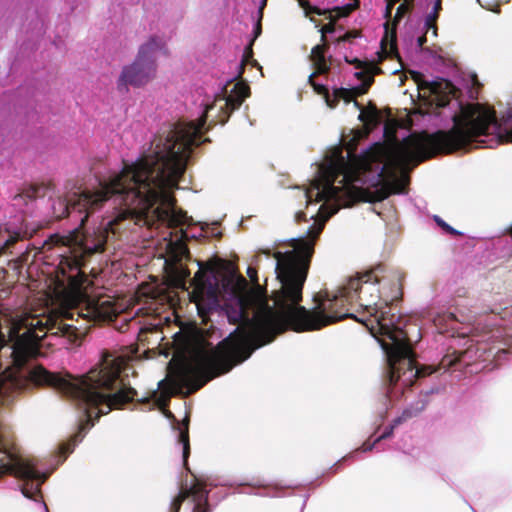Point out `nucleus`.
Returning <instances> with one entry per match:
<instances>
[{
	"mask_svg": "<svg viewBox=\"0 0 512 512\" xmlns=\"http://www.w3.org/2000/svg\"><path fill=\"white\" fill-rule=\"evenodd\" d=\"M183 121H179L156 135L138 160L125 163L120 172L101 180L95 191H75L59 198L52 206L56 218L66 215L80 224L66 236H51L42 246V254L52 259L47 264L53 269L63 304L74 314L88 321H111L117 307L110 297H91L83 289L84 257L102 252L109 235L125 229L124 222H132L142 197L154 177L165 169V157L175 140L183 135Z\"/></svg>",
	"mask_w": 512,
	"mask_h": 512,
	"instance_id": "1",
	"label": "nucleus"
},
{
	"mask_svg": "<svg viewBox=\"0 0 512 512\" xmlns=\"http://www.w3.org/2000/svg\"><path fill=\"white\" fill-rule=\"evenodd\" d=\"M214 104L206 105L202 116L193 121H183L184 132L181 137L175 140V147L171 148L165 158V169L160 176L154 177L145 196L139 200V207L132 218L136 225H147L149 227L163 226L166 229L179 228L173 234L167 233L163 236L168 257L175 265V274L179 284L185 285L190 271L181 263L183 259L190 257L189 250L184 239L189 234L184 230L185 225H191L192 219L178 209L172 192L178 187L179 180L186 170L187 160L192 148L201 142L203 127L206 123V115L213 108Z\"/></svg>",
	"mask_w": 512,
	"mask_h": 512,
	"instance_id": "2",
	"label": "nucleus"
},
{
	"mask_svg": "<svg viewBox=\"0 0 512 512\" xmlns=\"http://www.w3.org/2000/svg\"><path fill=\"white\" fill-rule=\"evenodd\" d=\"M166 42L163 38L153 36L141 45L135 61L124 66L118 79V87H141L148 84L156 76V55L164 51Z\"/></svg>",
	"mask_w": 512,
	"mask_h": 512,
	"instance_id": "3",
	"label": "nucleus"
},
{
	"mask_svg": "<svg viewBox=\"0 0 512 512\" xmlns=\"http://www.w3.org/2000/svg\"><path fill=\"white\" fill-rule=\"evenodd\" d=\"M410 74L417 84L418 90L423 92V97H431L430 102L439 107L448 105L451 98L455 96V87L445 79L427 81L419 72L412 71Z\"/></svg>",
	"mask_w": 512,
	"mask_h": 512,
	"instance_id": "4",
	"label": "nucleus"
},
{
	"mask_svg": "<svg viewBox=\"0 0 512 512\" xmlns=\"http://www.w3.org/2000/svg\"><path fill=\"white\" fill-rule=\"evenodd\" d=\"M207 486H213V484L197 480L192 487L183 488L178 497L172 502L170 512H179L182 502L187 498H190L193 512H207Z\"/></svg>",
	"mask_w": 512,
	"mask_h": 512,
	"instance_id": "5",
	"label": "nucleus"
},
{
	"mask_svg": "<svg viewBox=\"0 0 512 512\" xmlns=\"http://www.w3.org/2000/svg\"><path fill=\"white\" fill-rule=\"evenodd\" d=\"M313 77H314V74L310 75L309 76V82L313 85V87L315 88V90L318 92V93H324L325 94V99H326V103L329 107L331 108H334L336 105H337V102L340 100V99H343L345 100L346 102H349L351 101L355 95H360V94H363L366 92L367 88L370 86L371 84V79L369 78L365 83L364 85H362L361 87H356V88H353V89H346V88H339V89H335L333 94L330 95L325 86L323 85H320V84H316L314 81H313Z\"/></svg>",
	"mask_w": 512,
	"mask_h": 512,
	"instance_id": "6",
	"label": "nucleus"
},
{
	"mask_svg": "<svg viewBox=\"0 0 512 512\" xmlns=\"http://www.w3.org/2000/svg\"><path fill=\"white\" fill-rule=\"evenodd\" d=\"M334 31V26L332 23H329L325 26H323L320 29L321 32V40L323 41V44L316 45L313 47L311 51V61L313 63L314 68L316 69V73L318 74H324L328 72L331 65V59L326 58L325 51H326V34L331 33Z\"/></svg>",
	"mask_w": 512,
	"mask_h": 512,
	"instance_id": "7",
	"label": "nucleus"
},
{
	"mask_svg": "<svg viewBox=\"0 0 512 512\" xmlns=\"http://www.w3.org/2000/svg\"><path fill=\"white\" fill-rule=\"evenodd\" d=\"M249 96V87L243 83H236L227 97L218 98L215 102H223L220 109L227 108L233 111L240 107L245 98Z\"/></svg>",
	"mask_w": 512,
	"mask_h": 512,
	"instance_id": "8",
	"label": "nucleus"
},
{
	"mask_svg": "<svg viewBox=\"0 0 512 512\" xmlns=\"http://www.w3.org/2000/svg\"><path fill=\"white\" fill-rule=\"evenodd\" d=\"M299 5L304 9L305 14L308 15L310 13L317 14H328V18L331 20H336L340 17L348 16L352 11H354L358 7V0H354L352 3H349L343 7H337L333 11H321L319 8L312 7L306 0H298Z\"/></svg>",
	"mask_w": 512,
	"mask_h": 512,
	"instance_id": "9",
	"label": "nucleus"
},
{
	"mask_svg": "<svg viewBox=\"0 0 512 512\" xmlns=\"http://www.w3.org/2000/svg\"><path fill=\"white\" fill-rule=\"evenodd\" d=\"M177 429L178 445L181 447L183 462L186 465L190 454L188 418L183 423H178Z\"/></svg>",
	"mask_w": 512,
	"mask_h": 512,
	"instance_id": "10",
	"label": "nucleus"
},
{
	"mask_svg": "<svg viewBox=\"0 0 512 512\" xmlns=\"http://www.w3.org/2000/svg\"><path fill=\"white\" fill-rule=\"evenodd\" d=\"M20 237V231L11 230L7 226H0V254L13 245Z\"/></svg>",
	"mask_w": 512,
	"mask_h": 512,
	"instance_id": "11",
	"label": "nucleus"
},
{
	"mask_svg": "<svg viewBox=\"0 0 512 512\" xmlns=\"http://www.w3.org/2000/svg\"><path fill=\"white\" fill-rule=\"evenodd\" d=\"M435 327L438 329L440 333L448 332L449 330L454 329L455 318L453 314H443L438 315L433 319Z\"/></svg>",
	"mask_w": 512,
	"mask_h": 512,
	"instance_id": "12",
	"label": "nucleus"
},
{
	"mask_svg": "<svg viewBox=\"0 0 512 512\" xmlns=\"http://www.w3.org/2000/svg\"><path fill=\"white\" fill-rule=\"evenodd\" d=\"M441 2H442V0H435L433 10L427 15L426 20H425V26H426L427 32L430 29H432L433 35L437 34L435 22L438 18L439 10L441 9Z\"/></svg>",
	"mask_w": 512,
	"mask_h": 512,
	"instance_id": "13",
	"label": "nucleus"
},
{
	"mask_svg": "<svg viewBox=\"0 0 512 512\" xmlns=\"http://www.w3.org/2000/svg\"><path fill=\"white\" fill-rule=\"evenodd\" d=\"M359 118L361 121L366 122L368 124H374L378 121V115L376 110H372L369 112L361 111Z\"/></svg>",
	"mask_w": 512,
	"mask_h": 512,
	"instance_id": "14",
	"label": "nucleus"
},
{
	"mask_svg": "<svg viewBox=\"0 0 512 512\" xmlns=\"http://www.w3.org/2000/svg\"><path fill=\"white\" fill-rule=\"evenodd\" d=\"M507 339L505 344L507 345V349L498 350V353H512V333H506Z\"/></svg>",
	"mask_w": 512,
	"mask_h": 512,
	"instance_id": "15",
	"label": "nucleus"
},
{
	"mask_svg": "<svg viewBox=\"0 0 512 512\" xmlns=\"http://www.w3.org/2000/svg\"><path fill=\"white\" fill-rule=\"evenodd\" d=\"M436 222L439 226H441L443 229H445L450 234H457L456 230H454L452 227H450L448 224H446L443 220H441L439 217H435Z\"/></svg>",
	"mask_w": 512,
	"mask_h": 512,
	"instance_id": "16",
	"label": "nucleus"
},
{
	"mask_svg": "<svg viewBox=\"0 0 512 512\" xmlns=\"http://www.w3.org/2000/svg\"><path fill=\"white\" fill-rule=\"evenodd\" d=\"M426 406V402H421V405L418 406L414 412L410 411V410H406L404 413H403V417L407 418V417H411L412 415L422 411Z\"/></svg>",
	"mask_w": 512,
	"mask_h": 512,
	"instance_id": "17",
	"label": "nucleus"
},
{
	"mask_svg": "<svg viewBox=\"0 0 512 512\" xmlns=\"http://www.w3.org/2000/svg\"><path fill=\"white\" fill-rule=\"evenodd\" d=\"M247 274H248L249 278L251 279V281H253L254 283H256L258 285L257 270L254 267L250 266L247 269Z\"/></svg>",
	"mask_w": 512,
	"mask_h": 512,
	"instance_id": "18",
	"label": "nucleus"
},
{
	"mask_svg": "<svg viewBox=\"0 0 512 512\" xmlns=\"http://www.w3.org/2000/svg\"><path fill=\"white\" fill-rule=\"evenodd\" d=\"M358 37L357 32H348L343 37L339 38V41H350L352 38Z\"/></svg>",
	"mask_w": 512,
	"mask_h": 512,
	"instance_id": "19",
	"label": "nucleus"
},
{
	"mask_svg": "<svg viewBox=\"0 0 512 512\" xmlns=\"http://www.w3.org/2000/svg\"><path fill=\"white\" fill-rule=\"evenodd\" d=\"M376 442H377V441L375 440V442H374L372 445L366 442V443H364V444L362 445V447L360 448V450H361V451H364V452H366V451H370Z\"/></svg>",
	"mask_w": 512,
	"mask_h": 512,
	"instance_id": "20",
	"label": "nucleus"
},
{
	"mask_svg": "<svg viewBox=\"0 0 512 512\" xmlns=\"http://www.w3.org/2000/svg\"><path fill=\"white\" fill-rule=\"evenodd\" d=\"M390 430H393V427H390ZM391 431L384 432L381 436H379L376 441L381 440L382 438H387L390 435Z\"/></svg>",
	"mask_w": 512,
	"mask_h": 512,
	"instance_id": "21",
	"label": "nucleus"
},
{
	"mask_svg": "<svg viewBox=\"0 0 512 512\" xmlns=\"http://www.w3.org/2000/svg\"><path fill=\"white\" fill-rule=\"evenodd\" d=\"M388 29H389V22L387 21L385 23V31H386V34H388Z\"/></svg>",
	"mask_w": 512,
	"mask_h": 512,
	"instance_id": "22",
	"label": "nucleus"
},
{
	"mask_svg": "<svg viewBox=\"0 0 512 512\" xmlns=\"http://www.w3.org/2000/svg\"><path fill=\"white\" fill-rule=\"evenodd\" d=\"M22 198H23L22 195H18V196L15 197V200L18 201V200H21Z\"/></svg>",
	"mask_w": 512,
	"mask_h": 512,
	"instance_id": "23",
	"label": "nucleus"
},
{
	"mask_svg": "<svg viewBox=\"0 0 512 512\" xmlns=\"http://www.w3.org/2000/svg\"><path fill=\"white\" fill-rule=\"evenodd\" d=\"M423 41H424V38H423V37H420V38H419V45H422V44H423Z\"/></svg>",
	"mask_w": 512,
	"mask_h": 512,
	"instance_id": "24",
	"label": "nucleus"
},
{
	"mask_svg": "<svg viewBox=\"0 0 512 512\" xmlns=\"http://www.w3.org/2000/svg\"><path fill=\"white\" fill-rule=\"evenodd\" d=\"M259 33H260V25L258 24V25H257L256 35H258Z\"/></svg>",
	"mask_w": 512,
	"mask_h": 512,
	"instance_id": "25",
	"label": "nucleus"
},
{
	"mask_svg": "<svg viewBox=\"0 0 512 512\" xmlns=\"http://www.w3.org/2000/svg\"><path fill=\"white\" fill-rule=\"evenodd\" d=\"M352 457H353V455L346 456V457H344V458H343V461H345V460H347V459H350V458H352Z\"/></svg>",
	"mask_w": 512,
	"mask_h": 512,
	"instance_id": "26",
	"label": "nucleus"
},
{
	"mask_svg": "<svg viewBox=\"0 0 512 512\" xmlns=\"http://www.w3.org/2000/svg\"><path fill=\"white\" fill-rule=\"evenodd\" d=\"M263 253H265L267 256H270V252L269 251H264Z\"/></svg>",
	"mask_w": 512,
	"mask_h": 512,
	"instance_id": "27",
	"label": "nucleus"
},
{
	"mask_svg": "<svg viewBox=\"0 0 512 512\" xmlns=\"http://www.w3.org/2000/svg\"><path fill=\"white\" fill-rule=\"evenodd\" d=\"M43 506H44L45 512H48L47 506L45 504H43Z\"/></svg>",
	"mask_w": 512,
	"mask_h": 512,
	"instance_id": "28",
	"label": "nucleus"
},
{
	"mask_svg": "<svg viewBox=\"0 0 512 512\" xmlns=\"http://www.w3.org/2000/svg\"><path fill=\"white\" fill-rule=\"evenodd\" d=\"M354 105H355L356 107H359V104H358V102H356V101L354 102Z\"/></svg>",
	"mask_w": 512,
	"mask_h": 512,
	"instance_id": "29",
	"label": "nucleus"
}]
</instances>
